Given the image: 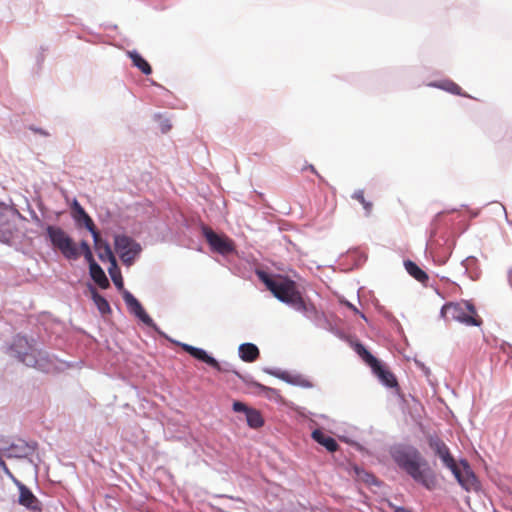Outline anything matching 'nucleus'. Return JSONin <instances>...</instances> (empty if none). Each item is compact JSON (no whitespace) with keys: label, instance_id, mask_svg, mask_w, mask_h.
<instances>
[{"label":"nucleus","instance_id":"f257e3e1","mask_svg":"<svg viewBox=\"0 0 512 512\" xmlns=\"http://www.w3.org/2000/svg\"><path fill=\"white\" fill-rule=\"evenodd\" d=\"M390 455L397 466L405 471L414 481L420 483L428 490L436 486V477L427 466L421 453L410 445H396L391 447Z\"/></svg>","mask_w":512,"mask_h":512},{"label":"nucleus","instance_id":"f03ea898","mask_svg":"<svg viewBox=\"0 0 512 512\" xmlns=\"http://www.w3.org/2000/svg\"><path fill=\"white\" fill-rule=\"evenodd\" d=\"M257 275L278 300L289 304L291 307L302 296L296 283L287 277H273L264 271H257Z\"/></svg>","mask_w":512,"mask_h":512},{"label":"nucleus","instance_id":"7ed1b4c3","mask_svg":"<svg viewBox=\"0 0 512 512\" xmlns=\"http://www.w3.org/2000/svg\"><path fill=\"white\" fill-rule=\"evenodd\" d=\"M441 316L446 320L451 319L467 326H480L482 324L474 305L469 301L446 303L441 309Z\"/></svg>","mask_w":512,"mask_h":512},{"label":"nucleus","instance_id":"20e7f679","mask_svg":"<svg viewBox=\"0 0 512 512\" xmlns=\"http://www.w3.org/2000/svg\"><path fill=\"white\" fill-rule=\"evenodd\" d=\"M13 355L26 366L42 368L41 360L38 358L40 352L24 336L17 335L10 347Z\"/></svg>","mask_w":512,"mask_h":512},{"label":"nucleus","instance_id":"39448f33","mask_svg":"<svg viewBox=\"0 0 512 512\" xmlns=\"http://www.w3.org/2000/svg\"><path fill=\"white\" fill-rule=\"evenodd\" d=\"M46 232L52 245L60 250L67 259L75 260L79 257L80 254L75 243L62 228L48 226Z\"/></svg>","mask_w":512,"mask_h":512},{"label":"nucleus","instance_id":"423d86ee","mask_svg":"<svg viewBox=\"0 0 512 512\" xmlns=\"http://www.w3.org/2000/svg\"><path fill=\"white\" fill-rule=\"evenodd\" d=\"M114 244L115 250L119 254L122 262L127 266L132 265L135 257L140 252V246L125 235L115 236Z\"/></svg>","mask_w":512,"mask_h":512},{"label":"nucleus","instance_id":"0eeeda50","mask_svg":"<svg viewBox=\"0 0 512 512\" xmlns=\"http://www.w3.org/2000/svg\"><path fill=\"white\" fill-rule=\"evenodd\" d=\"M450 470L458 483L466 491H477L479 489L478 480L467 461L461 460L459 464L456 463Z\"/></svg>","mask_w":512,"mask_h":512},{"label":"nucleus","instance_id":"6e6552de","mask_svg":"<svg viewBox=\"0 0 512 512\" xmlns=\"http://www.w3.org/2000/svg\"><path fill=\"white\" fill-rule=\"evenodd\" d=\"M203 234L211 249L222 255L234 251V243L225 235H219L209 227H203Z\"/></svg>","mask_w":512,"mask_h":512},{"label":"nucleus","instance_id":"1a4fd4ad","mask_svg":"<svg viewBox=\"0 0 512 512\" xmlns=\"http://www.w3.org/2000/svg\"><path fill=\"white\" fill-rule=\"evenodd\" d=\"M369 359L372 362L371 368L374 374L380 379V381L389 388H398V381L395 375L384 365H382L378 359L373 355H369Z\"/></svg>","mask_w":512,"mask_h":512},{"label":"nucleus","instance_id":"9d476101","mask_svg":"<svg viewBox=\"0 0 512 512\" xmlns=\"http://www.w3.org/2000/svg\"><path fill=\"white\" fill-rule=\"evenodd\" d=\"M181 348L190 354L192 357L208 364L209 366L213 367L214 369L220 371V372H229V369L222 368L219 362L213 358L212 356L208 355L207 352L201 348L194 347L192 345L181 343Z\"/></svg>","mask_w":512,"mask_h":512},{"label":"nucleus","instance_id":"9b49d317","mask_svg":"<svg viewBox=\"0 0 512 512\" xmlns=\"http://www.w3.org/2000/svg\"><path fill=\"white\" fill-rule=\"evenodd\" d=\"M430 448L442 460L443 464L448 468L454 467L456 464L455 459L450 453L448 446L438 437H430L428 439Z\"/></svg>","mask_w":512,"mask_h":512},{"label":"nucleus","instance_id":"f8f14e48","mask_svg":"<svg viewBox=\"0 0 512 512\" xmlns=\"http://www.w3.org/2000/svg\"><path fill=\"white\" fill-rule=\"evenodd\" d=\"M16 483L19 488V504L31 511L40 512L42 508L41 502L38 500V498L24 484L18 481H16Z\"/></svg>","mask_w":512,"mask_h":512},{"label":"nucleus","instance_id":"ddd939ff","mask_svg":"<svg viewBox=\"0 0 512 512\" xmlns=\"http://www.w3.org/2000/svg\"><path fill=\"white\" fill-rule=\"evenodd\" d=\"M124 301L130 310L146 325L153 326L154 322L152 318L145 312L141 303L128 291L124 292Z\"/></svg>","mask_w":512,"mask_h":512},{"label":"nucleus","instance_id":"4468645a","mask_svg":"<svg viewBox=\"0 0 512 512\" xmlns=\"http://www.w3.org/2000/svg\"><path fill=\"white\" fill-rule=\"evenodd\" d=\"M453 241L445 240L444 244H440L438 240L431 241L429 247L434 258L440 263H445L452 252Z\"/></svg>","mask_w":512,"mask_h":512},{"label":"nucleus","instance_id":"2eb2a0df","mask_svg":"<svg viewBox=\"0 0 512 512\" xmlns=\"http://www.w3.org/2000/svg\"><path fill=\"white\" fill-rule=\"evenodd\" d=\"M93 239H94V244H95V250L97 251L98 257L100 258V260L103 262L109 261L111 263V267L116 269L117 268L116 259H115V256H114L109 244L107 242H103L101 240L99 233H98V237L93 238Z\"/></svg>","mask_w":512,"mask_h":512},{"label":"nucleus","instance_id":"dca6fc26","mask_svg":"<svg viewBox=\"0 0 512 512\" xmlns=\"http://www.w3.org/2000/svg\"><path fill=\"white\" fill-rule=\"evenodd\" d=\"M73 209L75 211V219L78 222H82L84 224V226L91 232L93 238H97L99 232L97 231L92 218L86 213L83 207L77 201H75L73 204Z\"/></svg>","mask_w":512,"mask_h":512},{"label":"nucleus","instance_id":"f3484780","mask_svg":"<svg viewBox=\"0 0 512 512\" xmlns=\"http://www.w3.org/2000/svg\"><path fill=\"white\" fill-rule=\"evenodd\" d=\"M312 438L324 446L329 452H335L339 445L334 438L325 434L323 431L316 429L312 432Z\"/></svg>","mask_w":512,"mask_h":512},{"label":"nucleus","instance_id":"a211bd4d","mask_svg":"<svg viewBox=\"0 0 512 512\" xmlns=\"http://www.w3.org/2000/svg\"><path fill=\"white\" fill-rule=\"evenodd\" d=\"M293 308L303 313V315L310 320H317L319 318L316 307L312 303L306 302L302 296L294 304Z\"/></svg>","mask_w":512,"mask_h":512},{"label":"nucleus","instance_id":"6ab92c4d","mask_svg":"<svg viewBox=\"0 0 512 512\" xmlns=\"http://www.w3.org/2000/svg\"><path fill=\"white\" fill-rule=\"evenodd\" d=\"M239 356L244 362H254L260 356V351L255 344L244 343L239 346Z\"/></svg>","mask_w":512,"mask_h":512},{"label":"nucleus","instance_id":"aec40b11","mask_svg":"<svg viewBox=\"0 0 512 512\" xmlns=\"http://www.w3.org/2000/svg\"><path fill=\"white\" fill-rule=\"evenodd\" d=\"M89 270L91 278L100 288L106 289L109 287V280L106 277L105 272L96 262L89 265Z\"/></svg>","mask_w":512,"mask_h":512},{"label":"nucleus","instance_id":"412c9836","mask_svg":"<svg viewBox=\"0 0 512 512\" xmlns=\"http://www.w3.org/2000/svg\"><path fill=\"white\" fill-rule=\"evenodd\" d=\"M406 271L417 281L424 283L428 280V275L413 261L404 262Z\"/></svg>","mask_w":512,"mask_h":512},{"label":"nucleus","instance_id":"4be33fe9","mask_svg":"<svg viewBox=\"0 0 512 512\" xmlns=\"http://www.w3.org/2000/svg\"><path fill=\"white\" fill-rule=\"evenodd\" d=\"M128 56L132 60V63L137 67L143 74L149 75L152 73L150 64L136 51L128 53Z\"/></svg>","mask_w":512,"mask_h":512},{"label":"nucleus","instance_id":"5701e85b","mask_svg":"<svg viewBox=\"0 0 512 512\" xmlns=\"http://www.w3.org/2000/svg\"><path fill=\"white\" fill-rule=\"evenodd\" d=\"M430 86L440 88L454 95L466 96V94L462 92V88L457 83L451 80H444L441 82L432 83L430 84Z\"/></svg>","mask_w":512,"mask_h":512},{"label":"nucleus","instance_id":"b1692460","mask_svg":"<svg viewBox=\"0 0 512 512\" xmlns=\"http://www.w3.org/2000/svg\"><path fill=\"white\" fill-rule=\"evenodd\" d=\"M246 421H247V424L251 428H254V429L260 428L264 424V420L262 418L261 413L258 410L253 409V408H250L247 411V413H246Z\"/></svg>","mask_w":512,"mask_h":512},{"label":"nucleus","instance_id":"393cba45","mask_svg":"<svg viewBox=\"0 0 512 512\" xmlns=\"http://www.w3.org/2000/svg\"><path fill=\"white\" fill-rule=\"evenodd\" d=\"M91 293L92 299L95 305L97 306L99 312L103 315L109 313L111 311V308L108 301L103 296H101L95 288L91 290Z\"/></svg>","mask_w":512,"mask_h":512},{"label":"nucleus","instance_id":"a878e982","mask_svg":"<svg viewBox=\"0 0 512 512\" xmlns=\"http://www.w3.org/2000/svg\"><path fill=\"white\" fill-rule=\"evenodd\" d=\"M28 454V447L25 444L21 445H12L10 448L7 449L6 456L8 458L16 457L21 458Z\"/></svg>","mask_w":512,"mask_h":512},{"label":"nucleus","instance_id":"bb28decb","mask_svg":"<svg viewBox=\"0 0 512 512\" xmlns=\"http://www.w3.org/2000/svg\"><path fill=\"white\" fill-rule=\"evenodd\" d=\"M352 198L360 202L366 212L367 215H370L373 209V203L367 201L364 197L363 190H357L353 193Z\"/></svg>","mask_w":512,"mask_h":512},{"label":"nucleus","instance_id":"cd10ccee","mask_svg":"<svg viewBox=\"0 0 512 512\" xmlns=\"http://www.w3.org/2000/svg\"><path fill=\"white\" fill-rule=\"evenodd\" d=\"M109 273L111 275V278H112L115 286L118 289H123V279H122L120 272L117 270V268L115 269V268L111 267L109 269Z\"/></svg>","mask_w":512,"mask_h":512},{"label":"nucleus","instance_id":"c85d7f7f","mask_svg":"<svg viewBox=\"0 0 512 512\" xmlns=\"http://www.w3.org/2000/svg\"><path fill=\"white\" fill-rule=\"evenodd\" d=\"M80 247L83 251L85 260L91 265V263L95 262L93 258V254L91 252V249L86 241H82L80 244Z\"/></svg>","mask_w":512,"mask_h":512},{"label":"nucleus","instance_id":"c756f323","mask_svg":"<svg viewBox=\"0 0 512 512\" xmlns=\"http://www.w3.org/2000/svg\"><path fill=\"white\" fill-rule=\"evenodd\" d=\"M357 352L363 358V360L371 367V361L369 359V355H372L368 350L365 349L362 345H357Z\"/></svg>","mask_w":512,"mask_h":512},{"label":"nucleus","instance_id":"7c9ffc66","mask_svg":"<svg viewBox=\"0 0 512 512\" xmlns=\"http://www.w3.org/2000/svg\"><path fill=\"white\" fill-rule=\"evenodd\" d=\"M249 409L250 408L246 404H244L240 401H235L233 403V410L235 412H244L246 414Z\"/></svg>","mask_w":512,"mask_h":512},{"label":"nucleus","instance_id":"2f4dec72","mask_svg":"<svg viewBox=\"0 0 512 512\" xmlns=\"http://www.w3.org/2000/svg\"><path fill=\"white\" fill-rule=\"evenodd\" d=\"M394 512H413L412 510L405 507H395Z\"/></svg>","mask_w":512,"mask_h":512},{"label":"nucleus","instance_id":"473e14b6","mask_svg":"<svg viewBox=\"0 0 512 512\" xmlns=\"http://www.w3.org/2000/svg\"><path fill=\"white\" fill-rule=\"evenodd\" d=\"M0 465L2 466V468L4 469V471H5L9 476H11V477H12V474H11V473H10V471L8 470V468H7L6 464H5V462H4L3 460H0Z\"/></svg>","mask_w":512,"mask_h":512},{"label":"nucleus","instance_id":"72a5a7b5","mask_svg":"<svg viewBox=\"0 0 512 512\" xmlns=\"http://www.w3.org/2000/svg\"><path fill=\"white\" fill-rule=\"evenodd\" d=\"M171 128V126L169 124H163L162 126V132L165 133L167 132L169 129Z\"/></svg>","mask_w":512,"mask_h":512},{"label":"nucleus","instance_id":"f704fd0d","mask_svg":"<svg viewBox=\"0 0 512 512\" xmlns=\"http://www.w3.org/2000/svg\"><path fill=\"white\" fill-rule=\"evenodd\" d=\"M347 306H348L350 309H352L355 313H360V312L358 311V309H357L355 306H353L352 304L347 303Z\"/></svg>","mask_w":512,"mask_h":512},{"label":"nucleus","instance_id":"c9c22d12","mask_svg":"<svg viewBox=\"0 0 512 512\" xmlns=\"http://www.w3.org/2000/svg\"><path fill=\"white\" fill-rule=\"evenodd\" d=\"M4 211H5V207L3 204L0 203V218L3 216Z\"/></svg>","mask_w":512,"mask_h":512},{"label":"nucleus","instance_id":"e433bc0d","mask_svg":"<svg viewBox=\"0 0 512 512\" xmlns=\"http://www.w3.org/2000/svg\"><path fill=\"white\" fill-rule=\"evenodd\" d=\"M309 169H310V171H312L313 173L317 174V171H316V169L314 168V166H313V165H309Z\"/></svg>","mask_w":512,"mask_h":512}]
</instances>
